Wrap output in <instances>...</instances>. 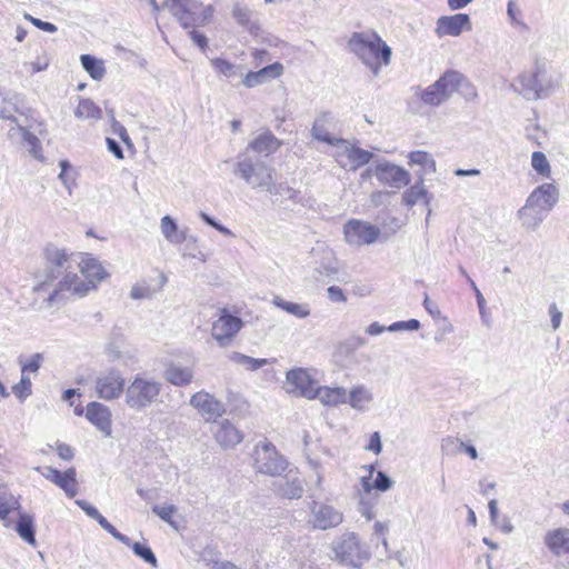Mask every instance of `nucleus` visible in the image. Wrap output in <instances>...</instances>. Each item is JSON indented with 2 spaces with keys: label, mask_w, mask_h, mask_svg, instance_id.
Instances as JSON below:
<instances>
[{
  "label": "nucleus",
  "mask_w": 569,
  "mask_h": 569,
  "mask_svg": "<svg viewBox=\"0 0 569 569\" xmlns=\"http://www.w3.org/2000/svg\"><path fill=\"white\" fill-rule=\"evenodd\" d=\"M348 48L375 77L380 73L381 64L390 63L391 48L377 33L355 32L348 41Z\"/></svg>",
  "instance_id": "nucleus-1"
},
{
  "label": "nucleus",
  "mask_w": 569,
  "mask_h": 569,
  "mask_svg": "<svg viewBox=\"0 0 569 569\" xmlns=\"http://www.w3.org/2000/svg\"><path fill=\"white\" fill-rule=\"evenodd\" d=\"M233 173L253 190L267 191L273 186L276 170L263 161L253 159L249 153L242 152L237 156Z\"/></svg>",
  "instance_id": "nucleus-2"
},
{
  "label": "nucleus",
  "mask_w": 569,
  "mask_h": 569,
  "mask_svg": "<svg viewBox=\"0 0 569 569\" xmlns=\"http://www.w3.org/2000/svg\"><path fill=\"white\" fill-rule=\"evenodd\" d=\"M162 7L168 9L184 29L207 24L213 12L211 6L204 7L198 0H164Z\"/></svg>",
  "instance_id": "nucleus-3"
},
{
  "label": "nucleus",
  "mask_w": 569,
  "mask_h": 569,
  "mask_svg": "<svg viewBox=\"0 0 569 569\" xmlns=\"http://www.w3.org/2000/svg\"><path fill=\"white\" fill-rule=\"evenodd\" d=\"M465 81L463 74L448 70L435 83L422 90L419 97L425 104L438 107L449 100Z\"/></svg>",
  "instance_id": "nucleus-4"
},
{
  "label": "nucleus",
  "mask_w": 569,
  "mask_h": 569,
  "mask_svg": "<svg viewBox=\"0 0 569 569\" xmlns=\"http://www.w3.org/2000/svg\"><path fill=\"white\" fill-rule=\"evenodd\" d=\"M253 468L257 472L277 477L288 468V461L269 441L258 442L252 452Z\"/></svg>",
  "instance_id": "nucleus-5"
},
{
  "label": "nucleus",
  "mask_w": 569,
  "mask_h": 569,
  "mask_svg": "<svg viewBox=\"0 0 569 569\" xmlns=\"http://www.w3.org/2000/svg\"><path fill=\"white\" fill-rule=\"evenodd\" d=\"M160 390V382L137 376L126 390V403L133 410H143L158 399Z\"/></svg>",
  "instance_id": "nucleus-6"
},
{
  "label": "nucleus",
  "mask_w": 569,
  "mask_h": 569,
  "mask_svg": "<svg viewBox=\"0 0 569 569\" xmlns=\"http://www.w3.org/2000/svg\"><path fill=\"white\" fill-rule=\"evenodd\" d=\"M331 551L336 560L352 567H359L369 559V553L360 545L358 536L351 531L335 539L331 543Z\"/></svg>",
  "instance_id": "nucleus-7"
},
{
  "label": "nucleus",
  "mask_w": 569,
  "mask_h": 569,
  "mask_svg": "<svg viewBox=\"0 0 569 569\" xmlns=\"http://www.w3.org/2000/svg\"><path fill=\"white\" fill-rule=\"evenodd\" d=\"M546 73V64L540 60H537L531 72H522L517 78V83L520 84V89L517 84H512L515 91L521 94L527 100H538L548 97L551 92V83H543L540 79Z\"/></svg>",
  "instance_id": "nucleus-8"
},
{
  "label": "nucleus",
  "mask_w": 569,
  "mask_h": 569,
  "mask_svg": "<svg viewBox=\"0 0 569 569\" xmlns=\"http://www.w3.org/2000/svg\"><path fill=\"white\" fill-rule=\"evenodd\" d=\"M46 260V268L43 271V280L40 281L36 287L34 291L46 290L47 284L56 280L63 271H67L69 266V256L64 249L58 248L56 244L49 243L43 250Z\"/></svg>",
  "instance_id": "nucleus-9"
},
{
  "label": "nucleus",
  "mask_w": 569,
  "mask_h": 569,
  "mask_svg": "<svg viewBox=\"0 0 569 569\" xmlns=\"http://www.w3.org/2000/svg\"><path fill=\"white\" fill-rule=\"evenodd\" d=\"M343 522V513L332 505L321 501L309 503L308 525L315 530H329Z\"/></svg>",
  "instance_id": "nucleus-10"
},
{
  "label": "nucleus",
  "mask_w": 569,
  "mask_h": 569,
  "mask_svg": "<svg viewBox=\"0 0 569 569\" xmlns=\"http://www.w3.org/2000/svg\"><path fill=\"white\" fill-rule=\"evenodd\" d=\"M343 234L350 246L359 247L373 243L380 236V229L369 222L351 219L343 226Z\"/></svg>",
  "instance_id": "nucleus-11"
},
{
  "label": "nucleus",
  "mask_w": 569,
  "mask_h": 569,
  "mask_svg": "<svg viewBox=\"0 0 569 569\" xmlns=\"http://www.w3.org/2000/svg\"><path fill=\"white\" fill-rule=\"evenodd\" d=\"M317 385V381L311 378L306 369L297 368L287 372L284 389L288 393L315 399Z\"/></svg>",
  "instance_id": "nucleus-12"
},
{
  "label": "nucleus",
  "mask_w": 569,
  "mask_h": 569,
  "mask_svg": "<svg viewBox=\"0 0 569 569\" xmlns=\"http://www.w3.org/2000/svg\"><path fill=\"white\" fill-rule=\"evenodd\" d=\"M243 322L239 317L222 311L221 316L212 325V337L220 347H227L242 328Z\"/></svg>",
  "instance_id": "nucleus-13"
},
{
  "label": "nucleus",
  "mask_w": 569,
  "mask_h": 569,
  "mask_svg": "<svg viewBox=\"0 0 569 569\" xmlns=\"http://www.w3.org/2000/svg\"><path fill=\"white\" fill-rule=\"evenodd\" d=\"M190 406L197 409L206 421L217 422V419L226 412L224 403L203 390L190 398Z\"/></svg>",
  "instance_id": "nucleus-14"
},
{
  "label": "nucleus",
  "mask_w": 569,
  "mask_h": 569,
  "mask_svg": "<svg viewBox=\"0 0 569 569\" xmlns=\"http://www.w3.org/2000/svg\"><path fill=\"white\" fill-rule=\"evenodd\" d=\"M124 388V378L116 370L111 369L102 372L96 380V391L99 398L113 400L121 396Z\"/></svg>",
  "instance_id": "nucleus-15"
},
{
  "label": "nucleus",
  "mask_w": 569,
  "mask_h": 569,
  "mask_svg": "<svg viewBox=\"0 0 569 569\" xmlns=\"http://www.w3.org/2000/svg\"><path fill=\"white\" fill-rule=\"evenodd\" d=\"M278 479L273 481V489L277 495L287 499H299L303 495V479L298 469L292 468L287 470L284 475L277 476Z\"/></svg>",
  "instance_id": "nucleus-16"
},
{
  "label": "nucleus",
  "mask_w": 569,
  "mask_h": 569,
  "mask_svg": "<svg viewBox=\"0 0 569 569\" xmlns=\"http://www.w3.org/2000/svg\"><path fill=\"white\" fill-rule=\"evenodd\" d=\"M471 28V20L467 13H456L439 17L436 21L435 33L438 38L459 37L465 30L470 31Z\"/></svg>",
  "instance_id": "nucleus-17"
},
{
  "label": "nucleus",
  "mask_w": 569,
  "mask_h": 569,
  "mask_svg": "<svg viewBox=\"0 0 569 569\" xmlns=\"http://www.w3.org/2000/svg\"><path fill=\"white\" fill-rule=\"evenodd\" d=\"M375 174L381 183L397 189L408 186L411 181V176L406 169L387 161L377 164Z\"/></svg>",
  "instance_id": "nucleus-18"
},
{
  "label": "nucleus",
  "mask_w": 569,
  "mask_h": 569,
  "mask_svg": "<svg viewBox=\"0 0 569 569\" xmlns=\"http://www.w3.org/2000/svg\"><path fill=\"white\" fill-rule=\"evenodd\" d=\"M36 470L40 471L46 479L61 488L69 498H73L77 496L78 483L76 479L77 473L74 468H69L64 472H60L58 469L52 467H44L43 469L37 467Z\"/></svg>",
  "instance_id": "nucleus-19"
},
{
  "label": "nucleus",
  "mask_w": 569,
  "mask_h": 569,
  "mask_svg": "<svg viewBox=\"0 0 569 569\" xmlns=\"http://www.w3.org/2000/svg\"><path fill=\"white\" fill-rule=\"evenodd\" d=\"M91 290L90 283L81 279L77 273L67 272L59 281L57 288L49 295L47 303L49 307L53 306L60 299L61 291H71L78 296H84Z\"/></svg>",
  "instance_id": "nucleus-20"
},
{
  "label": "nucleus",
  "mask_w": 569,
  "mask_h": 569,
  "mask_svg": "<svg viewBox=\"0 0 569 569\" xmlns=\"http://www.w3.org/2000/svg\"><path fill=\"white\" fill-rule=\"evenodd\" d=\"M212 432L216 441L223 449H232L243 439L242 432L229 420L217 421Z\"/></svg>",
  "instance_id": "nucleus-21"
},
{
  "label": "nucleus",
  "mask_w": 569,
  "mask_h": 569,
  "mask_svg": "<svg viewBox=\"0 0 569 569\" xmlns=\"http://www.w3.org/2000/svg\"><path fill=\"white\" fill-rule=\"evenodd\" d=\"M86 418L106 437L111 436V411L107 406L97 401L88 403L86 407Z\"/></svg>",
  "instance_id": "nucleus-22"
},
{
  "label": "nucleus",
  "mask_w": 569,
  "mask_h": 569,
  "mask_svg": "<svg viewBox=\"0 0 569 569\" xmlns=\"http://www.w3.org/2000/svg\"><path fill=\"white\" fill-rule=\"evenodd\" d=\"M527 199L549 212L559 200V189L553 183H542L535 188Z\"/></svg>",
  "instance_id": "nucleus-23"
},
{
  "label": "nucleus",
  "mask_w": 569,
  "mask_h": 569,
  "mask_svg": "<svg viewBox=\"0 0 569 569\" xmlns=\"http://www.w3.org/2000/svg\"><path fill=\"white\" fill-rule=\"evenodd\" d=\"M282 73L283 66L280 62H274L258 71L248 72L242 80V84L247 88H253L273 80L280 77Z\"/></svg>",
  "instance_id": "nucleus-24"
},
{
  "label": "nucleus",
  "mask_w": 569,
  "mask_h": 569,
  "mask_svg": "<svg viewBox=\"0 0 569 569\" xmlns=\"http://www.w3.org/2000/svg\"><path fill=\"white\" fill-rule=\"evenodd\" d=\"M548 212L540 209L538 206L530 203V200H526V203L517 212L521 226L528 231H536L541 222L545 220Z\"/></svg>",
  "instance_id": "nucleus-25"
},
{
  "label": "nucleus",
  "mask_w": 569,
  "mask_h": 569,
  "mask_svg": "<svg viewBox=\"0 0 569 569\" xmlns=\"http://www.w3.org/2000/svg\"><path fill=\"white\" fill-rule=\"evenodd\" d=\"M280 146L281 141L271 131L266 130L248 144L244 152L249 153V151H253L268 157L274 153Z\"/></svg>",
  "instance_id": "nucleus-26"
},
{
  "label": "nucleus",
  "mask_w": 569,
  "mask_h": 569,
  "mask_svg": "<svg viewBox=\"0 0 569 569\" xmlns=\"http://www.w3.org/2000/svg\"><path fill=\"white\" fill-rule=\"evenodd\" d=\"M423 173H417V181L413 186L407 189L402 194V202L405 206L411 208L417 204L419 201H423V203L428 207L431 201V194L426 189Z\"/></svg>",
  "instance_id": "nucleus-27"
},
{
  "label": "nucleus",
  "mask_w": 569,
  "mask_h": 569,
  "mask_svg": "<svg viewBox=\"0 0 569 569\" xmlns=\"http://www.w3.org/2000/svg\"><path fill=\"white\" fill-rule=\"evenodd\" d=\"M80 272L90 283L91 289L96 288V283L108 277L107 271L101 263L94 258H86L80 263Z\"/></svg>",
  "instance_id": "nucleus-28"
},
{
  "label": "nucleus",
  "mask_w": 569,
  "mask_h": 569,
  "mask_svg": "<svg viewBox=\"0 0 569 569\" xmlns=\"http://www.w3.org/2000/svg\"><path fill=\"white\" fill-rule=\"evenodd\" d=\"M547 547L557 556L569 552V529L559 528L546 535Z\"/></svg>",
  "instance_id": "nucleus-29"
},
{
  "label": "nucleus",
  "mask_w": 569,
  "mask_h": 569,
  "mask_svg": "<svg viewBox=\"0 0 569 569\" xmlns=\"http://www.w3.org/2000/svg\"><path fill=\"white\" fill-rule=\"evenodd\" d=\"M315 399L318 398L325 406H337L347 402V391L342 387H316Z\"/></svg>",
  "instance_id": "nucleus-30"
},
{
  "label": "nucleus",
  "mask_w": 569,
  "mask_h": 569,
  "mask_svg": "<svg viewBox=\"0 0 569 569\" xmlns=\"http://www.w3.org/2000/svg\"><path fill=\"white\" fill-rule=\"evenodd\" d=\"M160 228L163 237L169 242L181 243L187 239L186 230H179L178 224L170 216L161 218Z\"/></svg>",
  "instance_id": "nucleus-31"
},
{
  "label": "nucleus",
  "mask_w": 569,
  "mask_h": 569,
  "mask_svg": "<svg viewBox=\"0 0 569 569\" xmlns=\"http://www.w3.org/2000/svg\"><path fill=\"white\" fill-rule=\"evenodd\" d=\"M330 118L329 113H323L318 117L312 126L311 134L316 140L326 142L330 146H335L340 142V139L332 138L327 129V122Z\"/></svg>",
  "instance_id": "nucleus-32"
},
{
  "label": "nucleus",
  "mask_w": 569,
  "mask_h": 569,
  "mask_svg": "<svg viewBox=\"0 0 569 569\" xmlns=\"http://www.w3.org/2000/svg\"><path fill=\"white\" fill-rule=\"evenodd\" d=\"M409 164H417L422 168L418 173H433L436 172V161L430 153L422 150L411 151L408 154Z\"/></svg>",
  "instance_id": "nucleus-33"
},
{
  "label": "nucleus",
  "mask_w": 569,
  "mask_h": 569,
  "mask_svg": "<svg viewBox=\"0 0 569 569\" xmlns=\"http://www.w3.org/2000/svg\"><path fill=\"white\" fill-rule=\"evenodd\" d=\"M372 400V392L365 386H357L352 388L350 390L349 398H347V402L357 410H363Z\"/></svg>",
  "instance_id": "nucleus-34"
},
{
  "label": "nucleus",
  "mask_w": 569,
  "mask_h": 569,
  "mask_svg": "<svg viewBox=\"0 0 569 569\" xmlns=\"http://www.w3.org/2000/svg\"><path fill=\"white\" fill-rule=\"evenodd\" d=\"M192 378L193 371L189 367L172 365L166 370V379L174 386H186Z\"/></svg>",
  "instance_id": "nucleus-35"
},
{
  "label": "nucleus",
  "mask_w": 569,
  "mask_h": 569,
  "mask_svg": "<svg viewBox=\"0 0 569 569\" xmlns=\"http://www.w3.org/2000/svg\"><path fill=\"white\" fill-rule=\"evenodd\" d=\"M16 531L24 541L32 546L36 545V530L32 516L20 513L16 525Z\"/></svg>",
  "instance_id": "nucleus-36"
},
{
  "label": "nucleus",
  "mask_w": 569,
  "mask_h": 569,
  "mask_svg": "<svg viewBox=\"0 0 569 569\" xmlns=\"http://www.w3.org/2000/svg\"><path fill=\"white\" fill-rule=\"evenodd\" d=\"M83 69L94 80H101L106 74V68L102 60L97 59L91 54H82L80 57Z\"/></svg>",
  "instance_id": "nucleus-37"
},
{
  "label": "nucleus",
  "mask_w": 569,
  "mask_h": 569,
  "mask_svg": "<svg viewBox=\"0 0 569 569\" xmlns=\"http://www.w3.org/2000/svg\"><path fill=\"white\" fill-rule=\"evenodd\" d=\"M228 357L233 363H237L250 371L258 370L268 362L267 359H256L237 351H232Z\"/></svg>",
  "instance_id": "nucleus-38"
},
{
  "label": "nucleus",
  "mask_w": 569,
  "mask_h": 569,
  "mask_svg": "<svg viewBox=\"0 0 569 569\" xmlns=\"http://www.w3.org/2000/svg\"><path fill=\"white\" fill-rule=\"evenodd\" d=\"M273 303L284 310L286 312L293 315L297 318H306L310 315V309L307 305L289 302L280 297L273 299Z\"/></svg>",
  "instance_id": "nucleus-39"
},
{
  "label": "nucleus",
  "mask_w": 569,
  "mask_h": 569,
  "mask_svg": "<svg viewBox=\"0 0 569 569\" xmlns=\"http://www.w3.org/2000/svg\"><path fill=\"white\" fill-rule=\"evenodd\" d=\"M74 116L78 119H99L101 117V110L89 99H81Z\"/></svg>",
  "instance_id": "nucleus-40"
},
{
  "label": "nucleus",
  "mask_w": 569,
  "mask_h": 569,
  "mask_svg": "<svg viewBox=\"0 0 569 569\" xmlns=\"http://www.w3.org/2000/svg\"><path fill=\"white\" fill-rule=\"evenodd\" d=\"M267 192H269L272 196H281L284 199L291 200L292 202L297 203L300 200V192L290 186H288L284 182L276 183V178L273 177V186H271L269 189H267Z\"/></svg>",
  "instance_id": "nucleus-41"
},
{
  "label": "nucleus",
  "mask_w": 569,
  "mask_h": 569,
  "mask_svg": "<svg viewBox=\"0 0 569 569\" xmlns=\"http://www.w3.org/2000/svg\"><path fill=\"white\" fill-rule=\"evenodd\" d=\"M210 62L214 71L226 78L236 77L240 70V66H237L222 58L211 59Z\"/></svg>",
  "instance_id": "nucleus-42"
},
{
  "label": "nucleus",
  "mask_w": 569,
  "mask_h": 569,
  "mask_svg": "<svg viewBox=\"0 0 569 569\" xmlns=\"http://www.w3.org/2000/svg\"><path fill=\"white\" fill-rule=\"evenodd\" d=\"M531 166L535 171L543 178L549 179L551 177V167L546 157L541 151H535L531 156Z\"/></svg>",
  "instance_id": "nucleus-43"
},
{
  "label": "nucleus",
  "mask_w": 569,
  "mask_h": 569,
  "mask_svg": "<svg viewBox=\"0 0 569 569\" xmlns=\"http://www.w3.org/2000/svg\"><path fill=\"white\" fill-rule=\"evenodd\" d=\"M232 16L237 22L249 31H253L256 24L251 21V11L239 3L234 4Z\"/></svg>",
  "instance_id": "nucleus-44"
},
{
  "label": "nucleus",
  "mask_w": 569,
  "mask_h": 569,
  "mask_svg": "<svg viewBox=\"0 0 569 569\" xmlns=\"http://www.w3.org/2000/svg\"><path fill=\"white\" fill-rule=\"evenodd\" d=\"M130 547L137 557L141 558L143 561H146L147 563H149L152 567L158 566L157 557L150 547H148L147 545L140 543V542H132V541H131Z\"/></svg>",
  "instance_id": "nucleus-45"
},
{
  "label": "nucleus",
  "mask_w": 569,
  "mask_h": 569,
  "mask_svg": "<svg viewBox=\"0 0 569 569\" xmlns=\"http://www.w3.org/2000/svg\"><path fill=\"white\" fill-rule=\"evenodd\" d=\"M347 154L349 160L357 167L367 164L373 157L372 152L355 146L347 150Z\"/></svg>",
  "instance_id": "nucleus-46"
},
{
  "label": "nucleus",
  "mask_w": 569,
  "mask_h": 569,
  "mask_svg": "<svg viewBox=\"0 0 569 569\" xmlns=\"http://www.w3.org/2000/svg\"><path fill=\"white\" fill-rule=\"evenodd\" d=\"M31 387L32 383L30 378L22 373L21 380L12 387V392L20 400H24L31 395Z\"/></svg>",
  "instance_id": "nucleus-47"
},
{
  "label": "nucleus",
  "mask_w": 569,
  "mask_h": 569,
  "mask_svg": "<svg viewBox=\"0 0 569 569\" xmlns=\"http://www.w3.org/2000/svg\"><path fill=\"white\" fill-rule=\"evenodd\" d=\"M152 512L156 513L161 520L166 521L170 526L174 527L172 516L177 512V508L173 505L169 506H153Z\"/></svg>",
  "instance_id": "nucleus-48"
},
{
  "label": "nucleus",
  "mask_w": 569,
  "mask_h": 569,
  "mask_svg": "<svg viewBox=\"0 0 569 569\" xmlns=\"http://www.w3.org/2000/svg\"><path fill=\"white\" fill-rule=\"evenodd\" d=\"M21 131H22V139L23 141L30 147V153L37 158V159H40L41 156H40V150H41V147H40V141L39 139L31 132H29L28 130L21 128Z\"/></svg>",
  "instance_id": "nucleus-49"
},
{
  "label": "nucleus",
  "mask_w": 569,
  "mask_h": 569,
  "mask_svg": "<svg viewBox=\"0 0 569 569\" xmlns=\"http://www.w3.org/2000/svg\"><path fill=\"white\" fill-rule=\"evenodd\" d=\"M154 292L150 286L137 283L131 288L130 297L134 300L151 299Z\"/></svg>",
  "instance_id": "nucleus-50"
},
{
  "label": "nucleus",
  "mask_w": 569,
  "mask_h": 569,
  "mask_svg": "<svg viewBox=\"0 0 569 569\" xmlns=\"http://www.w3.org/2000/svg\"><path fill=\"white\" fill-rule=\"evenodd\" d=\"M420 328V322L417 319H410L408 321H397L387 327L388 331H401V330H410L416 331Z\"/></svg>",
  "instance_id": "nucleus-51"
},
{
  "label": "nucleus",
  "mask_w": 569,
  "mask_h": 569,
  "mask_svg": "<svg viewBox=\"0 0 569 569\" xmlns=\"http://www.w3.org/2000/svg\"><path fill=\"white\" fill-rule=\"evenodd\" d=\"M24 19L30 21L36 28H38V29H40L42 31H46V32H49V33H54L58 30V28L53 23L47 22V21H42V20H40L38 18L32 17L29 13H24Z\"/></svg>",
  "instance_id": "nucleus-52"
},
{
  "label": "nucleus",
  "mask_w": 569,
  "mask_h": 569,
  "mask_svg": "<svg viewBox=\"0 0 569 569\" xmlns=\"http://www.w3.org/2000/svg\"><path fill=\"white\" fill-rule=\"evenodd\" d=\"M43 357L41 353H34L30 360L22 365L21 373L26 375V372H37L41 366Z\"/></svg>",
  "instance_id": "nucleus-53"
},
{
  "label": "nucleus",
  "mask_w": 569,
  "mask_h": 569,
  "mask_svg": "<svg viewBox=\"0 0 569 569\" xmlns=\"http://www.w3.org/2000/svg\"><path fill=\"white\" fill-rule=\"evenodd\" d=\"M373 486L377 490L387 491L392 486V480L382 471L377 473Z\"/></svg>",
  "instance_id": "nucleus-54"
},
{
  "label": "nucleus",
  "mask_w": 569,
  "mask_h": 569,
  "mask_svg": "<svg viewBox=\"0 0 569 569\" xmlns=\"http://www.w3.org/2000/svg\"><path fill=\"white\" fill-rule=\"evenodd\" d=\"M365 449L368 451H372L376 455H379L381 452V450H382L381 437L378 431L373 432L370 436L369 443L365 447Z\"/></svg>",
  "instance_id": "nucleus-55"
},
{
  "label": "nucleus",
  "mask_w": 569,
  "mask_h": 569,
  "mask_svg": "<svg viewBox=\"0 0 569 569\" xmlns=\"http://www.w3.org/2000/svg\"><path fill=\"white\" fill-rule=\"evenodd\" d=\"M549 315H550L552 329L557 330L560 327V323L562 320V312L558 309L556 303H551L549 306Z\"/></svg>",
  "instance_id": "nucleus-56"
},
{
  "label": "nucleus",
  "mask_w": 569,
  "mask_h": 569,
  "mask_svg": "<svg viewBox=\"0 0 569 569\" xmlns=\"http://www.w3.org/2000/svg\"><path fill=\"white\" fill-rule=\"evenodd\" d=\"M328 298L333 302H346L347 298L341 288L331 286L327 289Z\"/></svg>",
  "instance_id": "nucleus-57"
},
{
  "label": "nucleus",
  "mask_w": 569,
  "mask_h": 569,
  "mask_svg": "<svg viewBox=\"0 0 569 569\" xmlns=\"http://www.w3.org/2000/svg\"><path fill=\"white\" fill-rule=\"evenodd\" d=\"M104 530L121 543L126 546H131V539L128 536L118 531L113 525L110 523Z\"/></svg>",
  "instance_id": "nucleus-58"
},
{
  "label": "nucleus",
  "mask_w": 569,
  "mask_h": 569,
  "mask_svg": "<svg viewBox=\"0 0 569 569\" xmlns=\"http://www.w3.org/2000/svg\"><path fill=\"white\" fill-rule=\"evenodd\" d=\"M108 150L117 158L123 159V151L118 141L111 138H107Z\"/></svg>",
  "instance_id": "nucleus-59"
},
{
  "label": "nucleus",
  "mask_w": 569,
  "mask_h": 569,
  "mask_svg": "<svg viewBox=\"0 0 569 569\" xmlns=\"http://www.w3.org/2000/svg\"><path fill=\"white\" fill-rule=\"evenodd\" d=\"M189 34L191 37L192 42L194 44H197L202 51H204L208 46L207 37L202 33L194 31V30L190 31Z\"/></svg>",
  "instance_id": "nucleus-60"
},
{
  "label": "nucleus",
  "mask_w": 569,
  "mask_h": 569,
  "mask_svg": "<svg viewBox=\"0 0 569 569\" xmlns=\"http://www.w3.org/2000/svg\"><path fill=\"white\" fill-rule=\"evenodd\" d=\"M76 503L86 512V515L92 519L99 516V510L88 503L86 500H76Z\"/></svg>",
  "instance_id": "nucleus-61"
},
{
  "label": "nucleus",
  "mask_w": 569,
  "mask_h": 569,
  "mask_svg": "<svg viewBox=\"0 0 569 569\" xmlns=\"http://www.w3.org/2000/svg\"><path fill=\"white\" fill-rule=\"evenodd\" d=\"M107 355L111 361H118L123 358V350L112 343L108 346Z\"/></svg>",
  "instance_id": "nucleus-62"
},
{
  "label": "nucleus",
  "mask_w": 569,
  "mask_h": 569,
  "mask_svg": "<svg viewBox=\"0 0 569 569\" xmlns=\"http://www.w3.org/2000/svg\"><path fill=\"white\" fill-rule=\"evenodd\" d=\"M490 520L493 526H499L498 502L492 499L488 503Z\"/></svg>",
  "instance_id": "nucleus-63"
},
{
  "label": "nucleus",
  "mask_w": 569,
  "mask_h": 569,
  "mask_svg": "<svg viewBox=\"0 0 569 569\" xmlns=\"http://www.w3.org/2000/svg\"><path fill=\"white\" fill-rule=\"evenodd\" d=\"M58 456L63 460H71L73 458V450L70 446L61 443L57 447Z\"/></svg>",
  "instance_id": "nucleus-64"
}]
</instances>
